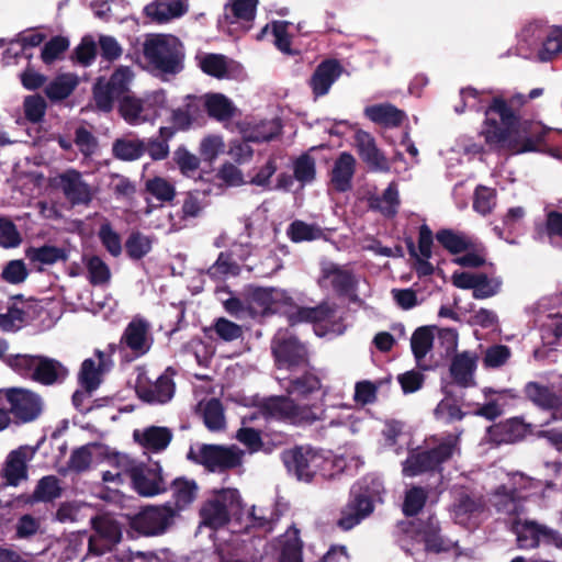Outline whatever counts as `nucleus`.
<instances>
[{"instance_id": "50", "label": "nucleus", "mask_w": 562, "mask_h": 562, "mask_svg": "<svg viewBox=\"0 0 562 562\" xmlns=\"http://www.w3.org/2000/svg\"><path fill=\"white\" fill-rule=\"evenodd\" d=\"M432 334L426 327L418 328L412 336L411 345L414 356L419 361L432 347Z\"/></svg>"}, {"instance_id": "28", "label": "nucleus", "mask_w": 562, "mask_h": 562, "mask_svg": "<svg viewBox=\"0 0 562 562\" xmlns=\"http://www.w3.org/2000/svg\"><path fill=\"white\" fill-rule=\"evenodd\" d=\"M452 514L456 522L473 527L484 517V505L479 499H473L468 495H461L453 505Z\"/></svg>"}, {"instance_id": "2", "label": "nucleus", "mask_w": 562, "mask_h": 562, "mask_svg": "<svg viewBox=\"0 0 562 562\" xmlns=\"http://www.w3.org/2000/svg\"><path fill=\"white\" fill-rule=\"evenodd\" d=\"M459 439V435H448L445 438L427 440V447L424 451L411 454L405 461L404 475L412 477L436 470L458 451Z\"/></svg>"}, {"instance_id": "41", "label": "nucleus", "mask_w": 562, "mask_h": 562, "mask_svg": "<svg viewBox=\"0 0 562 562\" xmlns=\"http://www.w3.org/2000/svg\"><path fill=\"white\" fill-rule=\"evenodd\" d=\"M145 190L160 203L170 202L176 196L175 186L162 177H154L145 182Z\"/></svg>"}, {"instance_id": "47", "label": "nucleus", "mask_w": 562, "mask_h": 562, "mask_svg": "<svg viewBox=\"0 0 562 562\" xmlns=\"http://www.w3.org/2000/svg\"><path fill=\"white\" fill-rule=\"evenodd\" d=\"M102 453L99 446H86L76 450L69 461V467L76 471H83L90 467L94 457Z\"/></svg>"}, {"instance_id": "32", "label": "nucleus", "mask_w": 562, "mask_h": 562, "mask_svg": "<svg viewBox=\"0 0 562 562\" xmlns=\"http://www.w3.org/2000/svg\"><path fill=\"white\" fill-rule=\"evenodd\" d=\"M302 548L299 530L289 528L278 539L279 562H302Z\"/></svg>"}, {"instance_id": "6", "label": "nucleus", "mask_w": 562, "mask_h": 562, "mask_svg": "<svg viewBox=\"0 0 562 562\" xmlns=\"http://www.w3.org/2000/svg\"><path fill=\"white\" fill-rule=\"evenodd\" d=\"M11 364L22 374L30 375L43 384H52L67 373L65 367L59 362L43 357L20 355L12 359Z\"/></svg>"}, {"instance_id": "51", "label": "nucleus", "mask_w": 562, "mask_h": 562, "mask_svg": "<svg viewBox=\"0 0 562 562\" xmlns=\"http://www.w3.org/2000/svg\"><path fill=\"white\" fill-rule=\"evenodd\" d=\"M526 394L533 403L544 408H551L558 403V398L549 389L537 383H529L526 386Z\"/></svg>"}, {"instance_id": "43", "label": "nucleus", "mask_w": 562, "mask_h": 562, "mask_svg": "<svg viewBox=\"0 0 562 562\" xmlns=\"http://www.w3.org/2000/svg\"><path fill=\"white\" fill-rule=\"evenodd\" d=\"M166 95L164 91H154L143 98V123L153 121L160 115L166 106Z\"/></svg>"}, {"instance_id": "34", "label": "nucleus", "mask_w": 562, "mask_h": 562, "mask_svg": "<svg viewBox=\"0 0 562 562\" xmlns=\"http://www.w3.org/2000/svg\"><path fill=\"white\" fill-rule=\"evenodd\" d=\"M366 115L374 123L392 127L400 125L404 119V112L391 104L372 105L366 109Z\"/></svg>"}, {"instance_id": "18", "label": "nucleus", "mask_w": 562, "mask_h": 562, "mask_svg": "<svg viewBox=\"0 0 562 562\" xmlns=\"http://www.w3.org/2000/svg\"><path fill=\"white\" fill-rule=\"evenodd\" d=\"M36 449L31 446H21L11 451L5 460L3 476L11 485H18L27 479V463L34 458Z\"/></svg>"}, {"instance_id": "40", "label": "nucleus", "mask_w": 562, "mask_h": 562, "mask_svg": "<svg viewBox=\"0 0 562 562\" xmlns=\"http://www.w3.org/2000/svg\"><path fill=\"white\" fill-rule=\"evenodd\" d=\"M436 238L451 254H459L469 249L472 245L471 239L461 234L450 229L439 231Z\"/></svg>"}, {"instance_id": "52", "label": "nucleus", "mask_w": 562, "mask_h": 562, "mask_svg": "<svg viewBox=\"0 0 562 562\" xmlns=\"http://www.w3.org/2000/svg\"><path fill=\"white\" fill-rule=\"evenodd\" d=\"M99 238L105 249L114 257L122 252L121 236L112 228L109 223H103L99 229Z\"/></svg>"}, {"instance_id": "20", "label": "nucleus", "mask_w": 562, "mask_h": 562, "mask_svg": "<svg viewBox=\"0 0 562 562\" xmlns=\"http://www.w3.org/2000/svg\"><path fill=\"white\" fill-rule=\"evenodd\" d=\"M169 524L168 510L161 507H148L133 519V527L145 536H155L165 531Z\"/></svg>"}, {"instance_id": "16", "label": "nucleus", "mask_w": 562, "mask_h": 562, "mask_svg": "<svg viewBox=\"0 0 562 562\" xmlns=\"http://www.w3.org/2000/svg\"><path fill=\"white\" fill-rule=\"evenodd\" d=\"M134 488L144 496L157 495L165 491L166 484L158 464L136 465L133 470Z\"/></svg>"}, {"instance_id": "24", "label": "nucleus", "mask_w": 562, "mask_h": 562, "mask_svg": "<svg viewBox=\"0 0 562 562\" xmlns=\"http://www.w3.org/2000/svg\"><path fill=\"white\" fill-rule=\"evenodd\" d=\"M111 366L110 359L102 351H95L94 358L86 359L81 364L79 380L89 392L94 391L101 383V375Z\"/></svg>"}, {"instance_id": "46", "label": "nucleus", "mask_w": 562, "mask_h": 562, "mask_svg": "<svg viewBox=\"0 0 562 562\" xmlns=\"http://www.w3.org/2000/svg\"><path fill=\"white\" fill-rule=\"evenodd\" d=\"M293 173L302 184L312 182L316 176L315 159L308 154L300 156L293 162Z\"/></svg>"}, {"instance_id": "42", "label": "nucleus", "mask_w": 562, "mask_h": 562, "mask_svg": "<svg viewBox=\"0 0 562 562\" xmlns=\"http://www.w3.org/2000/svg\"><path fill=\"white\" fill-rule=\"evenodd\" d=\"M26 257L33 262L53 265L59 260H66L67 254L64 249L55 246H42L30 248L26 251Z\"/></svg>"}, {"instance_id": "12", "label": "nucleus", "mask_w": 562, "mask_h": 562, "mask_svg": "<svg viewBox=\"0 0 562 562\" xmlns=\"http://www.w3.org/2000/svg\"><path fill=\"white\" fill-rule=\"evenodd\" d=\"M196 61L202 71L217 79H243L245 74L241 65L221 54L200 53Z\"/></svg>"}, {"instance_id": "39", "label": "nucleus", "mask_w": 562, "mask_h": 562, "mask_svg": "<svg viewBox=\"0 0 562 562\" xmlns=\"http://www.w3.org/2000/svg\"><path fill=\"white\" fill-rule=\"evenodd\" d=\"M88 272V279L93 285L108 284L111 279V271L108 265L98 256L83 258Z\"/></svg>"}, {"instance_id": "44", "label": "nucleus", "mask_w": 562, "mask_h": 562, "mask_svg": "<svg viewBox=\"0 0 562 562\" xmlns=\"http://www.w3.org/2000/svg\"><path fill=\"white\" fill-rule=\"evenodd\" d=\"M120 113L130 124L137 125L143 123V99L131 95H124L120 102Z\"/></svg>"}, {"instance_id": "57", "label": "nucleus", "mask_w": 562, "mask_h": 562, "mask_svg": "<svg viewBox=\"0 0 562 562\" xmlns=\"http://www.w3.org/2000/svg\"><path fill=\"white\" fill-rule=\"evenodd\" d=\"M132 78L133 74L128 67L119 68L106 82L111 87V93L123 98Z\"/></svg>"}, {"instance_id": "37", "label": "nucleus", "mask_w": 562, "mask_h": 562, "mask_svg": "<svg viewBox=\"0 0 562 562\" xmlns=\"http://www.w3.org/2000/svg\"><path fill=\"white\" fill-rule=\"evenodd\" d=\"M352 276L334 265L324 267L319 284L323 288H334L337 291H345L352 285Z\"/></svg>"}, {"instance_id": "56", "label": "nucleus", "mask_w": 562, "mask_h": 562, "mask_svg": "<svg viewBox=\"0 0 562 562\" xmlns=\"http://www.w3.org/2000/svg\"><path fill=\"white\" fill-rule=\"evenodd\" d=\"M562 50V29H552L542 44V49L539 52L540 60H548L553 55Z\"/></svg>"}, {"instance_id": "15", "label": "nucleus", "mask_w": 562, "mask_h": 562, "mask_svg": "<svg viewBox=\"0 0 562 562\" xmlns=\"http://www.w3.org/2000/svg\"><path fill=\"white\" fill-rule=\"evenodd\" d=\"M138 397L147 403H166L171 400L175 393V384L166 371L155 383H149L145 375H139L136 382Z\"/></svg>"}, {"instance_id": "8", "label": "nucleus", "mask_w": 562, "mask_h": 562, "mask_svg": "<svg viewBox=\"0 0 562 562\" xmlns=\"http://www.w3.org/2000/svg\"><path fill=\"white\" fill-rule=\"evenodd\" d=\"M285 462L289 469L294 471L297 479L302 481H311L316 473H321L323 476L330 475L328 468L331 461L311 449L297 448L292 450Z\"/></svg>"}, {"instance_id": "61", "label": "nucleus", "mask_w": 562, "mask_h": 562, "mask_svg": "<svg viewBox=\"0 0 562 562\" xmlns=\"http://www.w3.org/2000/svg\"><path fill=\"white\" fill-rule=\"evenodd\" d=\"M418 536L429 551L439 552L446 549L442 539L438 535V525L432 519H430L428 526Z\"/></svg>"}, {"instance_id": "21", "label": "nucleus", "mask_w": 562, "mask_h": 562, "mask_svg": "<svg viewBox=\"0 0 562 562\" xmlns=\"http://www.w3.org/2000/svg\"><path fill=\"white\" fill-rule=\"evenodd\" d=\"M355 146L360 158L370 166V168L380 171L389 170V160L384 154L376 147L373 137L363 131H357L355 135Z\"/></svg>"}, {"instance_id": "29", "label": "nucleus", "mask_w": 562, "mask_h": 562, "mask_svg": "<svg viewBox=\"0 0 562 562\" xmlns=\"http://www.w3.org/2000/svg\"><path fill=\"white\" fill-rule=\"evenodd\" d=\"M272 350L280 367L294 366L303 361L305 350L296 339L282 340L280 336L273 339Z\"/></svg>"}, {"instance_id": "54", "label": "nucleus", "mask_w": 562, "mask_h": 562, "mask_svg": "<svg viewBox=\"0 0 562 562\" xmlns=\"http://www.w3.org/2000/svg\"><path fill=\"white\" fill-rule=\"evenodd\" d=\"M60 495V486L57 477L49 475L43 477L34 492L37 501H52Z\"/></svg>"}, {"instance_id": "3", "label": "nucleus", "mask_w": 562, "mask_h": 562, "mask_svg": "<svg viewBox=\"0 0 562 562\" xmlns=\"http://www.w3.org/2000/svg\"><path fill=\"white\" fill-rule=\"evenodd\" d=\"M143 53L157 70L175 74L180 69L181 43L170 34H149L143 43Z\"/></svg>"}, {"instance_id": "45", "label": "nucleus", "mask_w": 562, "mask_h": 562, "mask_svg": "<svg viewBox=\"0 0 562 562\" xmlns=\"http://www.w3.org/2000/svg\"><path fill=\"white\" fill-rule=\"evenodd\" d=\"M145 151L143 142L138 139H117L113 145L115 157L122 160H135Z\"/></svg>"}, {"instance_id": "64", "label": "nucleus", "mask_w": 562, "mask_h": 562, "mask_svg": "<svg viewBox=\"0 0 562 562\" xmlns=\"http://www.w3.org/2000/svg\"><path fill=\"white\" fill-rule=\"evenodd\" d=\"M151 248V240L140 234H133L126 241V251L130 257L139 259Z\"/></svg>"}, {"instance_id": "38", "label": "nucleus", "mask_w": 562, "mask_h": 562, "mask_svg": "<svg viewBox=\"0 0 562 562\" xmlns=\"http://www.w3.org/2000/svg\"><path fill=\"white\" fill-rule=\"evenodd\" d=\"M77 85L76 76L70 74L60 75L46 86L45 93L52 101H59L67 98Z\"/></svg>"}, {"instance_id": "1", "label": "nucleus", "mask_w": 562, "mask_h": 562, "mask_svg": "<svg viewBox=\"0 0 562 562\" xmlns=\"http://www.w3.org/2000/svg\"><path fill=\"white\" fill-rule=\"evenodd\" d=\"M485 114L483 134L491 147L505 148L516 154L530 151L542 142L546 134L540 123L518 121L502 99H495Z\"/></svg>"}, {"instance_id": "33", "label": "nucleus", "mask_w": 562, "mask_h": 562, "mask_svg": "<svg viewBox=\"0 0 562 562\" xmlns=\"http://www.w3.org/2000/svg\"><path fill=\"white\" fill-rule=\"evenodd\" d=\"M202 99L188 95L183 105L172 112L173 130H187L201 115Z\"/></svg>"}, {"instance_id": "48", "label": "nucleus", "mask_w": 562, "mask_h": 562, "mask_svg": "<svg viewBox=\"0 0 562 562\" xmlns=\"http://www.w3.org/2000/svg\"><path fill=\"white\" fill-rule=\"evenodd\" d=\"M258 0H231L227 10L233 14L235 22L249 23L254 20Z\"/></svg>"}, {"instance_id": "17", "label": "nucleus", "mask_w": 562, "mask_h": 562, "mask_svg": "<svg viewBox=\"0 0 562 562\" xmlns=\"http://www.w3.org/2000/svg\"><path fill=\"white\" fill-rule=\"evenodd\" d=\"M103 463L105 465V469L102 471L104 483L120 486L128 477L132 480L135 463L126 454L109 452L105 454Z\"/></svg>"}, {"instance_id": "62", "label": "nucleus", "mask_w": 562, "mask_h": 562, "mask_svg": "<svg viewBox=\"0 0 562 562\" xmlns=\"http://www.w3.org/2000/svg\"><path fill=\"white\" fill-rule=\"evenodd\" d=\"M288 234L293 241H303L316 239L321 236V231L304 222L296 221L291 224Z\"/></svg>"}, {"instance_id": "58", "label": "nucleus", "mask_w": 562, "mask_h": 562, "mask_svg": "<svg viewBox=\"0 0 562 562\" xmlns=\"http://www.w3.org/2000/svg\"><path fill=\"white\" fill-rule=\"evenodd\" d=\"M280 123L276 120L262 122L252 132L246 133V137L252 142L270 140L280 133Z\"/></svg>"}, {"instance_id": "36", "label": "nucleus", "mask_w": 562, "mask_h": 562, "mask_svg": "<svg viewBox=\"0 0 562 562\" xmlns=\"http://www.w3.org/2000/svg\"><path fill=\"white\" fill-rule=\"evenodd\" d=\"M199 407L203 416L204 425L209 430L220 431L225 428L224 411L218 400L212 398L206 402H201Z\"/></svg>"}, {"instance_id": "59", "label": "nucleus", "mask_w": 562, "mask_h": 562, "mask_svg": "<svg viewBox=\"0 0 562 562\" xmlns=\"http://www.w3.org/2000/svg\"><path fill=\"white\" fill-rule=\"evenodd\" d=\"M159 133L164 140L150 142L148 145V154L154 160H161L168 156L169 146L167 140L173 136L175 130L171 127H160Z\"/></svg>"}, {"instance_id": "60", "label": "nucleus", "mask_w": 562, "mask_h": 562, "mask_svg": "<svg viewBox=\"0 0 562 562\" xmlns=\"http://www.w3.org/2000/svg\"><path fill=\"white\" fill-rule=\"evenodd\" d=\"M173 159L181 173L187 177L192 176L198 170L200 165L199 158L195 155L189 153L186 148H178L175 151Z\"/></svg>"}, {"instance_id": "22", "label": "nucleus", "mask_w": 562, "mask_h": 562, "mask_svg": "<svg viewBox=\"0 0 562 562\" xmlns=\"http://www.w3.org/2000/svg\"><path fill=\"white\" fill-rule=\"evenodd\" d=\"M356 158L344 151L334 160L330 169V184L339 192H346L351 189L352 178L356 171Z\"/></svg>"}, {"instance_id": "14", "label": "nucleus", "mask_w": 562, "mask_h": 562, "mask_svg": "<svg viewBox=\"0 0 562 562\" xmlns=\"http://www.w3.org/2000/svg\"><path fill=\"white\" fill-rule=\"evenodd\" d=\"M297 321L312 323L317 336L342 333V327L336 321L334 310L328 305L301 308L297 312Z\"/></svg>"}, {"instance_id": "30", "label": "nucleus", "mask_w": 562, "mask_h": 562, "mask_svg": "<svg viewBox=\"0 0 562 562\" xmlns=\"http://www.w3.org/2000/svg\"><path fill=\"white\" fill-rule=\"evenodd\" d=\"M372 512L371 502L363 496L355 497L341 512L337 525L342 530H349Z\"/></svg>"}, {"instance_id": "11", "label": "nucleus", "mask_w": 562, "mask_h": 562, "mask_svg": "<svg viewBox=\"0 0 562 562\" xmlns=\"http://www.w3.org/2000/svg\"><path fill=\"white\" fill-rule=\"evenodd\" d=\"M54 184L72 204H89L95 193L94 189L82 179L81 173L75 169L66 170L55 177Z\"/></svg>"}, {"instance_id": "13", "label": "nucleus", "mask_w": 562, "mask_h": 562, "mask_svg": "<svg viewBox=\"0 0 562 562\" xmlns=\"http://www.w3.org/2000/svg\"><path fill=\"white\" fill-rule=\"evenodd\" d=\"M95 533L89 539V551L102 554L111 550L121 539V529L117 522L109 516H101L93 520Z\"/></svg>"}, {"instance_id": "7", "label": "nucleus", "mask_w": 562, "mask_h": 562, "mask_svg": "<svg viewBox=\"0 0 562 562\" xmlns=\"http://www.w3.org/2000/svg\"><path fill=\"white\" fill-rule=\"evenodd\" d=\"M0 406H8L11 414L22 423L32 422L42 412V400L24 389L0 390Z\"/></svg>"}, {"instance_id": "49", "label": "nucleus", "mask_w": 562, "mask_h": 562, "mask_svg": "<svg viewBox=\"0 0 562 562\" xmlns=\"http://www.w3.org/2000/svg\"><path fill=\"white\" fill-rule=\"evenodd\" d=\"M426 499L427 493L424 488L418 486L411 487L405 493L403 513L406 516H414L418 514L424 507Z\"/></svg>"}, {"instance_id": "53", "label": "nucleus", "mask_w": 562, "mask_h": 562, "mask_svg": "<svg viewBox=\"0 0 562 562\" xmlns=\"http://www.w3.org/2000/svg\"><path fill=\"white\" fill-rule=\"evenodd\" d=\"M321 390L322 383L319 379L313 374H307L301 379L292 381L291 385L288 387V392L290 394L297 396H306L310 393Z\"/></svg>"}, {"instance_id": "26", "label": "nucleus", "mask_w": 562, "mask_h": 562, "mask_svg": "<svg viewBox=\"0 0 562 562\" xmlns=\"http://www.w3.org/2000/svg\"><path fill=\"white\" fill-rule=\"evenodd\" d=\"M517 535V542L521 549H532L541 542H550L555 540V535L552 530L539 526L533 521L517 522L515 526Z\"/></svg>"}, {"instance_id": "23", "label": "nucleus", "mask_w": 562, "mask_h": 562, "mask_svg": "<svg viewBox=\"0 0 562 562\" xmlns=\"http://www.w3.org/2000/svg\"><path fill=\"white\" fill-rule=\"evenodd\" d=\"M172 434L167 427L150 426L133 431L134 441L146 452H160L170 443Z\"/></svg>"}, {"instance_id": "63", "label": "nucleus", "mask_w": 562, "mask_h": 562, "mask_svg": "<svg viewBox=\"0 0 562 562\" xmlns=\"http://www.w3.org/2000/svg\"><path fill=\"white\" fill-rule=\"evenodd\" d=\"M501 289L498 279H488L485 274L480 273L477 282L473 286V296L475 299H486L496 294Z\"/></svg>"}, {"instance_id": "9", "label": "nucleus", "mask_w": 562, "mask_h": 562, "mask_svg": "<svg viewBox=\"0 0 562 562\" xmlns=\"http://www.w3.org/2000/svg\"><path fill=\"white\" fill-rule=\"evenodd\" d=\"M238 506L239 494L237 490L217 491L201 510L203 524L214 529L222 527L228 521V512Z\"/></svg>"}, {"instance_id": "19", "label": "nucleus", "mask_w": 562, "mask_h": 562, "mask_svg": "<svg viewBox=\"0 0 562 562\" xmlns=\"http://www.w3.org/2000/svg\"><path fill=\"white\" fill-rule=\"evenodd\" d=\"M122 344L137 357L145 355L153 344L149 323L143 318H134L124 330Z\"/></svg>"}, {"instance_id": "4", "label": "nucleus", "mask_w": 562, "mask_h": 562, "mask_svg": "<svg viewBox=\"0 0 562 562\" xmlns=\"http://www.w3.org/2000/svg\"><path fill=\"white\" fill-rule=\"evenodd\" d=\"M262 412L268 417L291 424L312 423L319 419L323 415L322 406H299L284 396L267 398L262 404Z\"/></svg>"}, {"instance_id": "27", "label": "nucleus", "mask_w": 562, "mask_h": 562, "mask_svg": "<svg viewBox=\"0 0 562 562\" xmlns=\"http://www.w3.org/2000/svg\"><path fill=\"white\" fill-rule=\"evenodd\" d=\"M188 0H155L144 9L150 20L165 23L182 16L188 11Z\"/></svg>"}, {"instance_id": "5", "label": "nucleus", "mask_w": 562, "mask_h": 562, "mask_svg": "<svg viewBox=\"0 0 562 562\" xmlns=\"http://www.w3.org/2000/svg\"><path fill=\"white\" fill-rule=\"evenodd\" d=\"M193 459L211 472H223L239 467L243 462L244 451L236 446L203 445L195 452L191 451Z\"/></svg>"}, {"instance_id": "25", "label": "nucleus", "mask_w": 562, "mask_h": 562, "mask_svg": "<svg viewBox=\"0 0 562 562\" xmlns=\"http://www.w3.org/2000/svg\"><path fill=\"white\" fill-rule=\"evenodd\" d=\"M479 357L474 352L463 351L454 356L450 366V375L456 384L470 387L475 384L474 373Z\"/></svg>"}, {"instance_id": "55", "label": "nucleus", "mask_w": 562, "mask_h": 562, "mask_svg": "<svg viewBox=\"0 0 562 562\" xmlns=\"http://www.w3.org/2000/svg\"><path fill=\"white\" fill-rule=\"evenodd\" d=\"M400 205L398 190L394 183H391L382 196L376 200V207L386 216H393Z\"/></svg>"}, {"instance_id": "35", "label": "nucleus", "mask_w": 562, "mask_h": 562, "mask_svg": "<svg viewBox=\"0 0 562 562\" xmlns=\"http://www.w3.org/2000/svg\"><path fill=\"white\" fill-rule=\"evenodd\" d=\"M209 114L220 121L231 119L236 111L233 102L222 93L206 94L202 101Z\"/></svg>"}, {"instance_id": "10", "label": "nucleus", "mask_w": 562, "mask_h": 562, "mask_svg": "<svg viewBox=\"0 0 562 562\" xmlns=\"http://www.w3.org/2000/svg\"><path fill=\"white\" fill-rule=\"evenodd\" d=\"M290 297L280 289L255 288L247 293V311L249 316L265 315L277 312L282 305L288 304Z\"/></svg>"}, {"instance_id": "31", "label": "nucleus", "mask_w": 562, "mask_h": 562, "mask_svg": "<svg viewBox=\"0 0 562 562\" xmlns=\"http://www.w3.org/2000/svg\"><path fill=\"white\" fill-rule=\"evenodd\" d=\"M341 72L337 61L327 60L322 63L315 70L311 87L316 95H324L328 92L330 86L339 77Z\"/></svg>"}]
</instances>
